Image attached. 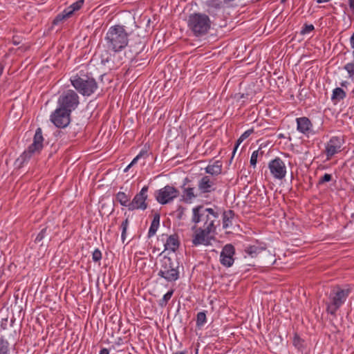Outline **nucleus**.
<instances>
[{"instance_id": "11", "label": "nucleus", "mask_w": 354, "mask_h": 354, "mask_svg": "<svg viewBox=\"0 0 354 354\" xmlns=\"http://www.w3.org/2000/svg\"><path fill=\"white\" fill-rule=\"evenodd\" d=\"M179 195V191L174 187L166 185L163 188L156 191L155 197L161 205L170 203Z\"/></svg>"}, {"instance_id": "12", "label": "nucleus", "mask_w": 354, "mask_h": 354, "mask_svg": "<svg viewBox=\"0 0 354 354\" xmlns=\"http://www.w3.org/2000/svg\"><path fill=\"white\" fill-rule=\"evenodd\" d=\"M71 113L57 107L50 115V121L57 128H65L71 122Z\"/></svg>"}, {"instance_id": "41", "label": "nucleus", "mask_w": 354, "mask_h": 354, "mask_svg": "<svg viewBox=\"0 0 354 354\" xmlns=\"http://www.w3.org/2000/svg\"><path fill=\"white\" fill-rule=\"evenodd\" d=\"M110 60H111V55L109 53H106L105 55H101V63L103 65H106L107 63L109 62Z\"/></svg>"}, {"instance_id": "6", "label": "nucleus", "mask_w": 354, "mask_h": 354, "mask_svg": "<svg viewBox=\"0 0 354 354\" xmlns=\"http://www.w3.org/2000/svg\"><path fill=\"white\" fill-rule=\"evenodd\" d=\"M179 262L174 261L171 257L164 256L160 260V268L158 275L167 282H174L180 278Z\"/></svg>"}, {"instance_id": "48", "label": "nucleus", "mask_w": 354, "mask_h": 354, "mask_svg": "<svg viewBox=\"0 0 354 354\" xmlns=\"http://www.w3.org/2000/svg\"><path fill=\"white\" fill-rule=\"evenodd\" d=\"M330 1V0H317V2L319 3H324V2H328Z\"/></svg>"}, {"instance_id": "35", "label": "nucleus", "mask_w": 354, "mask_h": 354, "mask_svg": "<svg viewBox=\"0 0 354 354\" xmlns=\"http://www.w3.org/2000/svg\"><path fill=\"white\" fill-rule=\"evenodd\" d=\"M185 211V207H184L182 205L178 206L177 209L174 212V214H176V218L178 220H182L183 218Z\"/></svg>"}, {"instance_id": "31", "label": "nucleus", "mask_w": 354, "mask_h": 354, "mask_svg": "<svg viewBox=\"0 0 354 354\" xmlns=\"http://www.w3.org/2000/svg\"><path fill=\"white\" fill-rule=\"evenodd\" d=\"M254 132L252 129L245 131L237 140L236 144L234 146L233 153H235L239 145L246 138H248Z\"/></svg>"}, {"instance_id": "38", "label": "nucleus", "mask_w": 354, "mask_h": 354, "mask_svg": "<svg viewBox=\"0 0 354 354\" xmlns=\"http://www.w3.org/2000/svg\"><path fill=\"white\" fill-rule=\"evenodd\" d=\"M102 259V252L99 249H95L92 254V259L95 262H98Z\"/></svg>"}, {"instance_id": "28", "label": "nucleus", "mask_w": 354, "mask_h": 354, "mask_svg": "<svg viewBox=\"0 0 354 354\" xmlns=\"http://www.w3.org/2000/svg\"><path fill=\"white\" fill-rule=\"evenodd\" d=\"M346 96V92L341 88H336L333 91L332 100L339 102Z\"/></svg>"}, {"instance_id": "5", "label": "nucleus", "mask_w": 354, "mask_h": 354, "mask_svg": "<svg viewBox=\"0 0 354 354\" xmlns=\"http://www.w3.org/2000/svg\"><path fill=\"white\" fill-rule=\"evenodd\" d=\"M211 21L208 15L201 12L189 15L187 26L194 36L203 37L207 35L211 28Z\"/></svg>"}, {"instance_id": "44", "label": "nucleus", "mask_w": 354, "mask_h": 354, "mask_svg": "<svg viewBox=\"0 0 354 354\" xmlns=\"http://www.w3.org/2000/svg\"><path fill=\"white\" fill-rule=\"evenodd\" d=\"M99 354H109V351L107 348H104L101 349Z\"/></svg>"}, {"instance_id": "3", "label": "nucleus", "mask_w": 354, "mask_h": 354, "mask_svg": "<svg viewBox=\"0 0 354 354\" xmlns=\"http://www.w3.org/2000/svg\"><path fill=\"white\" fill-rule=\"evenodd\" d=\"M72 86L84 96H90L97 89V83L91 73L80 71L70 78Z\"/></svg>"}, {"instance_id": "2", "label": "nucleus", "mask_w": 354, "mask_h": 354, "mask_svg": "<svg viewBox=\"0 0 354 354\" xmlns=\"http://www.w3.org/2000/svg\"><path fill=\"white\" fill-rule=\"evenodd\" d=\"M219 214L214 209L205 207L203 205H197L192 209V222L198 225L203 223L199 227L216 228L220 224Z\"/></svg>"}, {"instance_id": "21", "label": "nucleus", "mask_w": 354, "mask_h": 354, "mask_svg": "<svg viewBox=\"0 0 354 354\" xmlns=\"http://www.w3.org/2000/svg\"><path fill=\"white\" fill-rule=\"evenodd\" d=\"M350 45L351 48L353 49L352 55H353V61L346 64L344 68L346 70L348 74V77L351 80H354V32L350 37Z\"/></svg>"}, {"instance_id": "46", "label": "nucleus", "mask_w": 354, "mask_h": 354, "mask_svg": "<svg viewBox=\"0 0 354 354\" xmlns=\"http://www.w3.org/2000/svg\"><path fill=\"white\" fill-rule=\"evenodd\" d=\"M272 80H273V82H274V83H276V81H275V80H274V79H272ZM269 83H270V86H273V88H271V90H274V88H277V87L275 86V85H274V86H273V83L272 82V80H270V79L269 80Z\"/></svg>"}, {"instance_id": "30", "label": "nucleus", "mask_w": 354, "mask_h": 354, "mask_svg": "<svg viewBox=\"0 0 354 354\" xmlns=\"http://www.w3.org/2000/svg\"><path fill=\"white\" fill-rule=\"evenodd\" d=\"M0 354H10V344L3 337H0Z\"/></svg>"}, {"instance_id": "40", "label": "nucleus", "mask_w": 354, "mask_h": 354, "mask_svg": "<svg viewBox=\"0 0 354 354\" xmlns=\"http://www.w3.org/2000/svg\"><path fill=\"white\" fill-rule=\"evenodd\" d=\"M332 179L331 174H325L319 180V184H323L326 182L330 181Z\"/></svg>"}, {"instance_id": "45", "label": "nucleus", "mask_w": 354, "mask_h": 354, "mask_svg": "<svg viewBox=\"0 0 354 354\" xmlns=\"http://www.w3.org/2000/svg\"><path fill=\"white\" fill-rule=\"evenodd\" d=\"M349 6L350 8L354 11V0H349Z\"/></svg>"}, {"instance_id": "34", "label": "nucleus", "mask_w": 354, "mask_h": 354, "mask_svg": "<svg viewBox=\"0 0 354 354\" xmlns=\"http://www.w3.org/2000/svg\"><path fill=\"white\" fill-rule=\"evenodd\" d=\"M47 231H48V227L43 228L40 231V232L37 234V236H36V238L35 239V243L41 242L45 238L46 234H48V233H47Z\"/></svg>"}, {"instance_id": "14", "label": "nucleus", "mask_w": 354, "mask_h": 354, "mask_svg": "<svg viewBox=\"0 0 354 354\" xmlns=\"http://www.w3.org/2000/svg\"><path fill=\"white\" fill-rule=\"evenodd\" d=\"M84 5V0H78L70 6L65 8L58 14L53 21V25H58L60 22L70 18L75 12L79 10Z\"/></svg>"}, {"instance_id": "32", "label": "nucleus", "mask_w": 354, "mask_h": 354, "mask_svg": "<svg viewBox=\"0 0 354 354\" xmlns=\"http://www.w3.org/2000/svg\"><path fill=\"white\" fill-rule=\"evenodd\" d=\"M174 292V290L171 289L169 290L164 296L159 301L158 305L163 308L165 307L169 301V300L172 297L173 294Z\"/></svg>"}, {"instance_id": "29", "label": "nucleus", "mask_w": 354, "mask_h": 354, "mask_svg": "<svg viewBox=\"0 0 354 354\" xmlns=\"http://www.w3.org/2000/svg\"><path fill=\"white\" fill-rule=\"evenodd\" d=\"M206 322L207 317L205 311L199 312L196 316V327L198 328H201Z\"/></svg>"}, {"instance_id": "15", "label": "nucleus", "mask_w": 354, "mask_h": 354, "mask_svg": "<svg viewBox=\"0 0 354 354\" xmlns=\"http://www.w3.org/2000/svg\"><path fill=\"white\" fill-rule=\"evenodd\" d=\"M268 168L274 178L281 180L286 176V167L283 161L279 158L271 160L268 164Z\"/></svg>"}, {"instance_id": "50", "label": "nucleus", "mask_w": 354, "mask_h": 354, "mask_svg": "<svg viewBox=\"0 0 354 354\" xmlns=\"http://www.w3.org/2000/svg\"><path fill=\"white\" fill-rule=\"evenodd\" d=\"M132 166H129V165L125 168L124 172H127Z\"/></svg>"}, {"instance_id": "8", "label": "nucleus", "mask_w": 354, "mask_h": 354, "mask_svg": "<svg viewBox=\"0 0 354 354\" xmlns=\"http://www.w3.org/2000/svg\"><path fill=\"white\" fill-rule=\"evenodd\" d=\"M158 246H155L154 249L160 250V246L163 248L161 254L165 251L176 252L180 246V239L177 234L169 235L167 234H162L157 239Z\"/></svg>"}, {"instance_id": "22", "label": "nucleus", "mask_w": 354, "mask_h": 354, "mask_svg": "<svg viewBox=\"0 0 354 354\" xmlns=\"http://www.w3.org/2000/svg\"><path fill=\"white\" fill-rule=\"evenodd\" d=\"M235 214L232 209L224 211L223 214V227L225 229L229 228L233 225Z\"/></svg>"}, {"instance_id": "37", "label": "nucleus", "mask_w": 354, "mask_h": 354, "mask_svg": "<svg viewBox=\"0 0 354 354\" xmlns=\"http://www.w3.org/2000/svg\"><path fill=\"white\" fill-rule=\"evenodd\" d=\"M145 156H148V154H147V151H144V150H142L139 153L138 155H137L133 159V160L131 161V162L129 164V166H133L137 162L138 160L141 158L142 157H145Z\"/></svg>"}, {"instance_id": "10", "label": "nucleus", "mask_w": 354, "mask_h": 354, "mask_svg": "<svg viewBox=\"0 0 354 354\" xmlns=\"http://www.w3.org/2000/svg\"><path fill=\"white\" fill-rule=\"evenodd\" d=\"M43 142L42 130L39 127L35 131L32 143L20 156L22 162L29 160L33 154L39 153L44 147Z\"/></svg>"}, {"instance_id": "49", "label": "nucleus", "mask_w": 354, "mask_h": 354, "mask_svg": "<svg viewBox=\"0 0 354 354\" xmlns=\"http://www.w3.org/2000/svg\"><path fill=\"white\" fill-rule=\"evenodd\" d=\"M3 67L1 64H0V76L3 73Z\"/></svg>"}, {"instance_id": "33", "label": "nucleus", "mask_w": 354, "mask_h": 354, "mask_svg": "<svg viewBox=\"0 0 354 354\" xmlns=\"http://www.w3.org/2000/svg\"><path fill=\"white\" fill-rule=\"evenodd\" d=\"M129 218H127L122 222L120 225V229L122 230L121 239L122 243H124L127 238V230L129 226Z\"/></svg>"}, {"instance_id": "27", "label": "nucleus", "mask_w": 354, "mask_h": 354, "mask_svg": "<svg viewBox=\"0 0 354 354\" xmlns=\"http://www.w3.org/2000/svg\"><path fill=\"white\" fill-rule=\"evenodd\" d=\"M263 155L264 151L262 150V145H261L257 150L253 151L250 158V165L253 167H255L257 162V160H261L263 157Z\"/></svg>"}, {"instance_id": "20", "label": "nucleus", "mask_w": 354, "mask_h": 354, "mask_svg": "<svg viewBox=\"0 0 354 354\" xmlns=\"http://www.w3.org/2000/svg\"><path fill=\"white\" fill-rule=\"evenodd\" d=\"M198 196L195 194V188L191 187H185V184L183 186L182 200L186 203H189L192 201Z\"/></svg>"}, {"instance_id": "1", "label": "nucleus", "mask_w": 354, "mask_h": 354, "mask_svg": "<svg viewBox=\"0 0 354 354\" xmlns=\"http://www.w3.org/2000/svg\"><path fill=\"white\" fill-rule=\"evenodd\" d=\"M130 34L122 25L112 26L108 29L105 35L104 46L108 50L114 53L120 52L128 46Z\"/></svg>"}, {"instance_id": "26", "label": "nucleus", "mask_w": 354, "mask_h": 354, "mask_svg": "<svg viewBox=\"0 0 354 354\" xmlns=\"http://www.w3.org/2000/svg\"><path fill=\"white\" fill-rule=\"evenodd\" d=\"M116 201L120 203V204L122 206L127 207L129 209V205L130 204V196L126 194L123 192H119L115 195Z\"/></svg>"}, {"instance_id": "36", "label": "nucleus", "mask_w": 354, "mask_h": 354, "mask_svg": "<svg viewBox=\"0 0 354 354\" xmlns=\"http://www.w3.org/2000/svg\"><path fill=\"white\" fill-rule=\"evenodd\" d=\"M261 250V249H259L258 247H257L255 245H251V246L248 247L246 248L245 251L250 255H251L252 257H254V255L259 253Z\"/></svg>"}, {"instance_id": "4", "label": "nucleus", "mask_w": 354, "mask_h": 354, "mask_svg": "<svg viewBox=\"0 0 354 354\" xmlns=\"http://www.w3.org/2000/svg\"><path fill=\"white\" fill-rule=\"evenodd\" d=\"M352 291L349 285L334 287L329 295L326 310L329 314L335 315L337 310L345 303Z\"/></svg>"}, {"instance_id": "7", "label": "nucleus", "mask_w": 354, "mask_h": 354, "mask_svg": "<svg viewBox=\"0 0 354 354\" xmlns=\"http://www.w3.org/2000/svg\"><path fill=\"white\" fill-rule=\"evenodd\" d=\"M192 230L194 232L192 240L193 245H203L207 246L211 244V241L213 239L210 234L214 233L216 228H203L199 227L198 225H194L192 227Z\"/></svg>"}, {"instance_id": "19", "label": "nucleus", "mask_w": 354, "mask_h": 354, "mask_svg": "<svg viewBox=\"0 0 354 354\" xmlns=\"http://www.w3.org/2000/svg\"><path fill=\"white\" fill-rule=\"evenodd\" d=\"M340 141L338 138L333 137L328 142L326 151L328 157H331L337 153L340 149Z\"/></svg>"}, {"instance_id": "51", "label": "nucleus", "mask_w": 354, "mask_h": 354, "mask_svg": "<svg viewBox=\"0 0 354 354\" xmlns=\"http://www.w3.org/2000/svg\"><path fill=\"white\" fill-rule=\"evenodd\" d=\"M266 114H267V116L270 115V114H269V112H268V109H267Z\"/></svg>"}, {"instance_id": "39", "label": "nucleus", "mask_w": 354, "mask_h": 354, "mask_svg": "<svg viewBox=\"0 0 354 354\" xmlns=\"http://www.w3.org/2000/svg\"><path fill=\"white\" fill-rule=\"evenodd\" d=\"M314 30V26L312 24H305L301 30V35L308 34Z\"/></svg>"}, {"instance_id": "25", "label": "nucleus", "mask_w": 354, "mask_h": 354, "mask_svg": "<svg viewBox=\"0 0 354 354\" xmlns=\"http://www.w3.org/2000/svg\"><path fill=\"white\" fill-rule=\"evenodd\" d=\"M160 216L159 214L156 213L154 214L153 218L151 221V226L148 232L149 238H151V236L156 234L160 225Z\"/></svg>"}, {"instance_id": "24", "label": "nucleus", "mask_w": 354, "mask_h": 354, "mask_svg": "<svg viewBox=\"0 0 354 354\" xmlns=\"http://www.w3.org/2000/svg\"><path fill=\"white\" fill-rule=\"evenodd\" d=\"M205 5L207 7V12L213 15L214 11L221 8L222 2L220 0H207Z\"/></svg>"}, {"instance_id": "43", "label": "nucleus", "mask_w": 354, "mask_h": 354, "mask_svg": "<svg viewBox=\"0 0 354 354\" xmlns=\"http://www.w3.org/2000/svg\"><path fill=\"white\" fill-rule=\"evenodd\" d=\"M293 343L295 346H299L300 345V339L298 337H295Z\"/></svg>"}, {"instance_id": "16", "label": "nucleus", "mask_w": 354, "mask_h": 354, "mask_svg": "<svg viewBox=\"0 0 354 354\" xmlns=\"http://www.w3.org/2000/svg\"><path fill=\"white\" fill-rule=\"evenodd\" d=\"M235 253V248L232 244L225 245L220 255L221 263L225 267H230L234 263L233 256Z\"/></svg>"}, {"instance_id": "13", "label": "nucleus", "mask_w": 354, "mask_h": 354, "mask_svg": "<svg viewBox=\"0 0 354 354\" xmlns=\"http://www.w3.org/2000/svg\"><path fill=\"white\" fill-rule=\"evenodd\" d=\"M148 186H144L139 193L136 194L129 205V210L133 211L135 209L145 210L147 208V192Z\"/></svg>"}, {"instance_id": "17", "label": "nucleus", "mask_w": 354, "mask_h": 354, "mask_svg": "<svg viewBox=\"0 0 354 354\" xmlns=\"http://www.w3.org/2000/svg\"><path fill=\"white\" fill-rule=\"evenodd\" d=\"M198 189L200 192L199 195L214 192L216 190L215 181L209 176H204L198 182Z\"/></svg>"}, {"instance_id": "9", "label": "nucleus", "mask_w": 354, "mask_h": 354, "mask_svg": "<svg viewBox=\"0 0 354 354\" xmlns=\"http://www.w3.org/2000/svg\"><path fill=\"white\" fill-rule=\"evenodd\" d=\"M80 104L79 96L73 90H68L62 93L57 100L58 107L72 113Z\"/></svg>"}, {"instance_id": "18", "label": "nucleus", "mask_w": 354, "mask_h": 354, "mask_svg": "<svg viewBox=\"0 0 354 354\" xmlns=\"http://www.w3.org/2000/svg\"><path fill=\"white\" fill-rule=\"evenodd\" d=\"M297 130L305 134L308 136L310 133H312L313 130V124L310 120L306 117H301L297 118Z\"/></svg>"}, {"instance_id": "42", "label": "nucleus", "mask_w": 354, "mask_h": 354, "mask_svg": "<svg viewBox=\"0 0 354 354\" xmlns=\"http://www.w3.org/2000/svg\"><path fill=\"white\" fill-rule=\"evenodd\" d=\"M275 261H276V259L274 257V255L270 254L269 257L267 256V264L268 263L273 264L275 263Z\"/></svg>"}, {"instance_id": "23", "label": "nucleus", "mask_w": 354, "mask_h": 354, "mask_svg": "<svg viewBox=\"0 0 354 354\" xmlns=\"http://www.w3.org/2000/svg\"><path fill=\"white\" fill-rule=\"evenodd\" d=\"M206 173L212 176H218L222 172V163L219 160H216L212 165H208L205 167Z\"/></svg>"}, {"instance_id": "47", "label": "nucleus", "mask_w": 354, "mask_h": 354, "mask_svg": "<svg viewBox=\"0 0 354 354\" xmlns=\"http://www.w3.org/2000/svg\"><path fill=\"white\" fill-rule=\"evenodd\" d=\"M187 352L186 351H177L173 354H187Z\"/></svg>"}]
</instances>
